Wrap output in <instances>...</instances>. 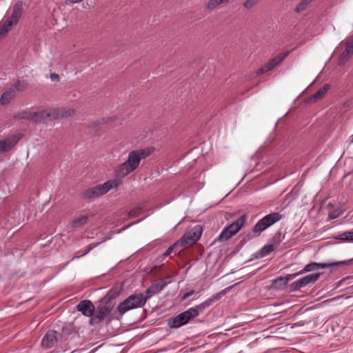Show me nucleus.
Returning a JSON list of instances; mask_svg holds the SVG:
<instances>
[{
  "mask_svg": "<svg viewBox=\"0 0 353 353\" xmlns=\"http://www.w3.org/2000/svg\"><path fill=\"white\" fill-rule=\"evenodd\" d=\"M76 111L72 108H50L35 112L32 114V122L34 123H46L62 118H68L75 114Z\"/></svg>",
  "mask_w": 353,
  "mask_h": 353,
  "instance_id": "nucleus-1",
  "label": "nucleus"
},
{
  "mask_svg": "<svg viewBox=\"0 0 353 353\" xmlns=\"http://www.w3.org/2000/svg\"><path fill=\"white\" fill-rule=\"evenodd\" d=\"M121 184V182L119 179L109 180L103 184L85 190L82 192V196L86 199L97 198L106 194L110 190L119 187Z\"/></svg>",
  "mask_w": 353,
  "mask_h": 353,
  "instance_id": "nucleus-2",
  "label": "nucleus"
},
{
  "mask_svg": "<svg viewBox=\"0 0 353 353\" xmlns=\"http://www.w3.org/2000/svg\"><path fill=\"white\" fill-rule=\"evenodd\" d=\"M146 301L143 293L133 294L118 305L117 312L122 317L128 311L143 307Z\"/></svg>",
  "mask_w": 353,
  "mask_h": 353,
  "instance_id": "nucleus-3",
  "label": "nucleus"
},
{
  "mask_svg": "<svg viewBox=\"0 0 353 353\" xmlns=\"http://www.w3.org/2000/svg\"><path fill=\"white\" fill-rule=\"evenodd\" d=\"M140 159L134 150L128 154L127 160L119 164L114 170V175L117 178H123L135 170L139 165Z\"/></svg>",
  "mask_w": 353,
  "mask_h": 353,
  "instance_id": "nucleus-4",
  "label": "nucleus"
},
{
  "mask_svg": "<svg viewBox=\"0 0 353 353\" xmlns=\"http://www.w3.org/2000/svg\"><path fill=\"white\" fill-rule=\"evenodd\" d=\"M282 218L283 215L279 212H272L267 214L254 225L252 232L259 236L262 232L281 220Z\"/></svg>",
  "mask_w": 353,
  "mask_h": 353,
  "instance_id": "nucleus-5",
  "label": "nucleus"
},
{
  "mask_svg": "<svg viewBox=\"0 0 353 353\" xmlns=\"http://www.w3.org/2000/svg\"><path fill=\"white\" fill-rule=\"evenodd\" d=\"M113 307L114 304L108 305L99 303V305H97L95 308L92 318L90 319V323L91 325H97L103 321L110 315V312L113 310Z\"/></svg>",
  "mask_w": 353,
  "mask_h": 353,
  "instance_id": "nucleus-6",
  "label": "nucleus"
},
{
  "mask_svg": "<svg viewBox=\"0 0 353 353\" xmlns=\"http://www.w3.org/2000/svg\"><path fill=\"white\" fill-rule=\"evenodd\" d=\"M194 317L191 312L187 310L168 319V325L172 329H176L188 323Z\"/></svg>",
  "mask_w": 353,
  "mask_h": 353,
  "instance_id": "nucleus-7",
  "label": "nucleus"
},
{
  "mask_svg": "<svg viewBox=\"0 0 353 353\" xmlns=\"http://www.w3.org/2000/svg\"><path fill=\"white\" fill-rule=\"evenodd\" d=\"M353 263V258L349 260L334 262V263H316L312 262L309 264H307L304 268L301 271V273L303 274L305 272H312L319 269H324L327 268L334 267V266H339L343 265H350Z\"/></svg>",
  "mask_w": 353,
  "mask_h": 353,
  "instance_id": "nucleus-8",
  "label": "nucleus"
},
{
  "mask_svg": "<svg viewBox=\"0 0 353 353\" xmlns=\"http://www.w3.org/2000/svg\"><path fill=\"white\" fill-rule=\"evenodd\" d=\"M289 54L290 51H285L277 54L257 71V75L263 74L279 65V64L289 55Z\"/></svg>",
  "mask_w": 353,
  "mask_h": 353,
  "instance_id": "nucleus-9",
  "label": "nucleus"
},
{
  "mask_svg": "<svg viewBox=\"0 0 353 353\" xmlns=\"http://www.w3.org/2000/svg\"><path fill=\"white\" fill-rule=\"evenodd\" d=\"M321 273H312L292 283L290 285L291 291H298L310 284L314 283L320 277Z\"/></svg>",
  "mask_w": 353,
  "mask_h": 353,
  "instance_id": "nucleus-10",
  "label": "nucleus"
},
{
  "mask_svg": "<svg viewBox=\"0 0 353 353\" xmlns=\"http://www.w3.org/2000/svg\"><path fill=\"white\" fill-rule=\"evenodd\" d=\"M202 234L200 225H196L190 232L184 234L181 239V245L193 244L198 241Z\"/></svg>",
  "mask_w": 353,
  "mask_h": 353,
  "instance_id": "nucleus-11",
  "label": "nucleus"
},
{
  "mask_svg": "<svg viewBox=\"0 0 353 353\" xmlns=\"http://www.w3.org/2000/svg\"><path fill=\"white\" fill-rule=\"evenodd\" d=\"M122 286L120 285H114L108 293L101 299L99 303L103 305H110L111 304H115L114 300L120 295L122 292Z\"/></svg>",
  "mask_w": 353,
  "mask_h": 353,
  "instance_id": "nucleus-12",
  "label": "nucleus"
},
{
  "mask_svg": "<svg viewBox=\"0 0 353 353\" xmlns=\"http://www.w3.org/2000/svg\"><path fill=\"white\" fill-rule=\"evenodd\" d=\"M59 336H61L55 330H48L41 341V347L44 349H50L57 345L59 341Z\"/></svg>",
  "mask_w": 353,
  "mask_h": 353,
  "instance_id": "nucleus-13",
  "label": "nucleus"
},
{
  "mask_svg": "<svg viewBox=\"0 0 353 353\" xmlns=\"http://www.w3.org/2000/svg\"><path fill=\"white\" fill-rule=\"evenodd\" d=\"M20 134H14L0 140V154L11 150L20 140Z\"/></svg>",
  "mask_w": 353,
  "mask_h": 353,
  "instance_id": "nucleus-14",
  "label": "nucleus"
},
{
  "mask_svg": "<svg viewBox=\"0 0 353 353\" xmlns=\"http://www.w3.org/2000/svg\"><path fill=\"white\" fill-rule=\"evenodd\" d=\"M77 310L81 312L85 316L92 318L95 310L93 303L89 300H83L76 306Z\"/></svg>",
  "mask_w": 353,
  "mask_h": 353,
  "instance_id": "nucleus-15",
  "label": "nucleus"
},
{
  "mask_svg": "<svg viewBox=\"0 0 353 353\" xmlns=\"http://www.w3.org/2000/svg\"><path fill=\"white\" fill-rule=\"evenodd\" d=\"M353 54V36L348 38L345 43V48L341 54L339 59V64L343 65L350 59Z\"/></svg>",
  "mask_w": 353,
  "mask_h": 353,
  "instance_id": "nucleus-16",
  "label": "nucleus"
},
{
  "mask_svg": "<svg viewBox=\"0 0 353 353\" xmlns=\"http://www.w3.org/2000/svg\"><path fill=\"white\" fill-rule=\"evenodd\" d=\"M23 10V3L21 1H18L12 8V14L8 19H10L11 21L17 25L22 16Z\"/></svg>",
  "mask_w": 353,
  "mask_h": 353,
  "instance_id": "nucleus-17",
  "label": "nucleus"
},
{
  "mask_svg": "<svg viewBox=\"0 0 353 353\" xmlns=\"http://www.w3.org/2000/svg\"><path fill=\"white\" fill-rule=\"evenodd\" d=\"M166 285V282L164 281H161V282L154 283L150 286L146 290H145V294H144L145 301L152 296L159 293Z\"/></svg>",
  "mask_w": 353,
  "mask_h": 353,
  "instance_id": "nucleus-18",
  "label": "nucleus"
},
{
  "mask_svg": "<svg viewBox=\"0 0 353 353\" xmlns=\"http://www.w3.org/2000/svg\"><path fill=\"white\" fill-rule=\"evenodd\" d=\"M247 220V215L243 214L237 220L232 223L230 225L226 227V228L230 231L233 235H235L242 228Z\"/></svg>",
  "mask_w": 353,
  "mask_h": 353,
  "instance_id": "nucleus-19",
  "label": "nucleus"
},
{
  "mask_svg": "<svg viewBox=\"0 0 353 353\" xmlns=\"http://www.w3.org/2000/svg\"><path fill=\"white\" fill-rule=\"evenodd\" d=\"M330 85L329 84H325L323 87H321L320 89H319L314 94H312L310 98V101H316L321 100L323 99L326 93L327 92L328 90L330 89Z\"/></svg>",
  "mask_w": 353,
  "mask_h": 353,
  "instance_id": "nucleus-20",
  "label": "nucleus"
},
{
  "mask_svg": "<svg viewBox=\"0 0 353 353\" xmlns=\"http://www.w3.org/2000/svg\"><path fill=\"white\" fill-rule=\"evenodd\" d=\"M210 301L206 300L205 301L196 305L195 307L189 308L194 319L199 316V314L204 311V310L210 306Z\"/></svg>",
  "mask_w": 353,
  "mask_h": 353,
  "instance_id": "nucleus-21",
  "label": "nucleus"
},
{
  "mask_svg": "<svg viewBox=\"0 0 353 353\" xmlns=\"http://www.w3.org/2000/svg\"><path fill=\"white\" fill-rule=\"evenodd\" d=\"M13 26H16L13 23L10 19H7L5 21L0 23V37H4L10 30Z\"/></svg>",
  "mask_w": 353,
  "mask_h": 353,
  "instance_id": "nucleus-22",
  "label": "nucleus"
},
{
  "mask_svg": "<svg viewBox=\"0 0 353 353\" xmlns=\"http://www.w3.org/2000/svg\"><path fill=\"white\" fill-rule=\"evenodd\" d=\"M15 95V90L14 88H10L8 90L4 92L1 98H0V103L1 105H6L8 103L11 99Z\"/></svg>",
  "mask_w": 353,
  "mask_h": 353,
  "instance_id": "nucleus-23",
  "label": "nucleus"
},
{
  "mask_svg": "<svg viewBox=\"0 0 353 353\" xmlns=\"http://www.w3.org/2000/svg\"><path fill=\"white\" fill-rule=\"evenodd\" d=\"M89 216L84 215L81 217L74 219L71 221L70 225L73 228H81L88 223Z\"/></svg>",
  "mask_w": 353,
  "mask_h": 353,
  "instance_id": "nucleus-24",
  "label": "nucleus"
},
{
  "mask_svg": "<svg viewBox=\"0 0 353 353\" xmlns=\"http://www.w3.org/2000/svg\"><path fill=\"white\" fill-rule=\"evenodd\" d=\"M233 286H229L225 288V289L221 290L219 292H217L212 295L211 297L208 299V301H210V305H212L214 301H219L221 299L226 293L230 291Z\"/></svg>",
  "mask_w": 353,
  "mask_h": 353,
  "instance_id": "nucleus-25",
  "label": "nucleus"
},
{
  "mask_svg": "<svg viewBox=\"0 0 353 353\" xmlns=\"http://www.w3.org/2000/svg\"><path fill=\"white\" fill-rule=\"evenodd\" d=\"M154 150V148H146L144 149H140L134 150L135 153L138 155L139 158L140 159V161L143 159H145L150 156Z\"/></svg>",
  "mask_w": 353,
  "mask_h": 353,
  "instance_id": "nucleus-26",
  "label": "nucleus"
},
{
  "mask_svg": "<svg viewBox=\"0 0 353 353\" xmlns=\"http://www.w3.org/2000/svg\"><path fill=\"white\" fill-rule=\"evenodd\" d=\"M234 235L232 233L229 231L226 228L221 232L219 236L214 240V242H225L227 240L230 239Z\"/></svg>",
  "mask_w": 353,
  "mask_h": 353,
  "instance_id": "nucleus-27",
  "label": "nucleus"
},
{
  "mask_svg": "<svg viewBox=\"0 0 353 353\" xmlns=\"http://www.w3.org/2000/svg\"><path fill=\"white\" fill-rule=\"evenodd\" d=\"M28 86V83L25 81L18 80L14 83V90L18 92L25 91Z\"/></svg>",
  "mask_w": 353,
  "mask_h": 353,
  "instance_id": "nucleus-28",
  "label": "nucleus"
},
{
  "mask_svg": "<svg viewBox=\"0 0 353 353\" xmlns=\"http://www.w3.org/2000/svg\"><path fill=\"white\" fill-rule=\"evenodd\" d=\"M32 114H33V113H31L30 112L23 111V112H19L17 115H15L14 119H25V120L32 121Z\"/></svg>",
  "mask_w": 353,
  "mask_h": 353,
  "instance_id": "nucleus-29",
  "label": "nucleus"
},
{
  "mask_svg": "<svg viewBox=\"0 0 353 353\" xmlns=\"http://www.w3.org/2000/svg\"><path fill=\"white\" fill-rule=\"evenodd\" d=\"M275 250V246L273 244H268L264 245L260 250L262 256H267Z\"/></svg>",
  "mask_w": 353,
  "mask_h": 353,
  "instance_id": "nucleus-30",
  "label": "nucleus"
},
{
  "mask_svg": "<svg viewBox=\"0 0 353 353\" xmlns=\"http://www.w3.org/2000/svg\"><path fill=\"white\" fill-rule=\"evenodd\" d=\"M228 1V0H209L206 8L208 10H212L219 5Z\"/></svg>",
  "mask_w": 353,
  "mask_h": 353,
  "instance_id": "nucleus-31",
  "label": "nucleus"
},
{
  "mask_svg": "<svg viewBox=\"0 0 353 353\" xmlns=\"http://www.w3.org/2000/svg\"><path fill=\"white\" fill-rule=\"evenodd\" d=\"M311 3L310 0H301L295 8L296 12H301L305 10L306 7Z\"/></svg>",
  "mask_w": 353,
  "mask_h": 353,
  "instance_id": "nucleus-32",
  "label": "nucleus"
},
{
  "mask_svg": "<svg viewBox=\"0 0 353 353\" xmlns=\"http://www.w3.org/2000/svg\"><path fill=\"white\" fill-rule=\"evenodd\" d=\"M280 279H283V276H279L273 281V287L277 290L283 289L286 285L284 281H279Z\"/></svg>",
  "mask_w": 353,
  "mask_h": 353,
  "instance_id": "nucleus-33",
  "label": "nucleus"
},
{
  "mask_svg": "<svg viewBox=\"0 0 353 353\" xmlns=\"http://www.w3.org/2000/svg\"><path fill=\"white\" fill-rule=\"evenodd\" d=\"M301 274H302L301 273V271L296 272V273L287 274L285 276H283V279H280L279 281H284L285 284L287 285L288 281L295 279L296 277H297L298 276H299Z\"/></svg>",
  "mask_w": 353,
  "mask_h": 353,
  "instance_id": "nucleus-34",
  "label": "nucleus"
},
{
  "mask_svg": "<svg viewBox=\"0 0 353 353\" xmlns=\"http://www.w3.org/2000/svg\"><path fill=\"white\" fill-rule=\"evenodd\" d=\"M258 2L259 0H245L243 3V7L247 10H250L253 8Z\"/></svg>",
  "mask_w": 353,
  "mask_h": 353,
  "instance_id": "nucleus-35",
  "label": "nucleus"
},
{
  "mask_svg": "<svg viewBox=\"0 0 353 353\" xmlns=\"http://www.w3.org/2000/svg\"><path fill=\"white\" fill-rule=\"evenodd\" d=\"M333 239L336 240H340L343 242H347V232L335 235L333 236Z\"/></svg>",
  "mask_w": 353,
  "mask_h": 353,
  "instance_id": "nucleus-36",
  "label": "nucleus"
},
{
  "mask_svg": "<svg viewBox=\"0 0 353 353\" xmlns=\"http://www.w3.org/2000/svg\"><path fill=\"white\" fill-rule=\"evenodd\" d=\"M141 211V208L140 207H135L131 210L129 211L128 214L130 216L134 217L138 216Z\"/></svg>",
  "mask_w": 353,
  "mask_h": 353,
  "instance_id": "nucleus-37",
  "label": "nucleus"
},
{
  "mask_svg": "<svg viewBox=\"0 0 353 353\" xmlns=\"http://www.w3.org/2000/svg\"><path fill=\"white\" fill-rule=\"evenodd\" d=\"M282 234L281 232H277L272 237V242L274 244L278 245L282 241Z\"/></svg>",
  "mask_w": 353,
  "mask_h": 353,
  "instance_id": "nucleus-38",
  "label": "nucleus"
},
{
  "mask_svg": "<svg viewBox=\"0 0 353 353\" xmlns=\"http://www.w3.org/2000/svg\"><path fill=\"white\" fill-rule=\"evenodd\" d=\"M178 245H179L177 243L172 244L167 249V250L164 252L163 255L168 256L170 253L174 252V250L178 247Z\"/></svg>",
  "mask_w": 353,
  "mask_h": 353,
  "instance_id": "nucleus-39",
  "label": "nucleus"
},
{
  "mask_svg": "<svg viewBox=\"0 0 353 353\" xmlns=\"http://www.w3.org/2000/svg\"><path fill=\"white\" fill-rule=\"evenodd\" d=\"M340 213L338 211H332L329 213L328 217L330 219H335L339 217Z\"/></svg>",
  "mask_w": 353,
  "mask_h": 353,
  "instance_id": "nucleus-40",
  "label": "nucleus"
},
{
  "mask_svg": "<svg viewBox=\"0 0 353 353\" xmlns=\"http://www.w3.org/2000/svg\"><path fill=\"white\" fill-rule=\"evenodd\" d=\"M194 294V291L192 290L190 292L183 294V296L181 298V300L183 301V300L186 299L187 298L190 297V296H192Z\"/></svg>",
  "mask_w": 353,
  "mask_h": 353,
  "instance_id": "nucleus-41",
  "label": "nucleus"
},
{
  "mask_svg": "<svg viewBox=\"0 0 353 353\" xmlns=\"http://www.w3.org/2000/svg\"><path fill=\"white\" fill-rule=\"evenodd\" d=\"M50 79L53 81H59L60 79L59 75L57 73H52L50 74Z\"/></svg>",
  "mask_w": 353,
  "mask_h": 353,
  "instance_id": "nucleus-42",
  "label": "nucleus"
},
{
  "mask_svg": "<svg viewBox=\"0 0 353 353\" xmlns=\"http://www.w3.org/2000/svg\"><path fill=\"white\" fill-rule=\"evenodd\" d=\"M347 242L353 241V231H347Z\"/></svg>",
  "mask_w": 353,
  "mask_h": 353,
  "instance_id": "nucleus-43",
  "label": "nucleus"
},
{
  "mask_svg": "<svg viewBox=\"0 0 353 353\" xmlns=\"http://www.w3.org/2000/svg\"><path fill=\"white\" fill-rule=\"evenodd\" d=\"M83 0H66L65 3L72 5V4L80 3Z\"/></svg>",
  "mask_w": 353,
  "mask_h": 353,
  "instance_id": "nucleus-44",
  "label": "nucleus"
},
{
  "mask_svg": "<svg viewBox=\"0 0 353 353\" xmlns=\"http://www.w3.org/2000/svg\"><path fill=\"white\" fill-rule=\"evenodd\" d=\"M92 248H93V246L90 245L89 248L87 250L84 251L83 253L81 254V256H84V255L87 254Z\"/></svg>",
  "mask_w": 353,
  "mask_h": 353,
  "instance_id": "nucleus-45",
  "label": "nucleus"
},
{
  "mask_svg": "<svg viewBox=\"0 0 353 353\" xmlns=\"http://www.w3.org/2000/svg\"><path fill=\"white\" fill-rule=\"evenodd\" d=\"M351 143H353V134L351 136V141H350Z\"/></svg>",
  "mask_w": 353,
  "mask_h": 353,
  "instance_id": "nucleus-46",
  "label": "nucleus"
},
{
  "mask_svg": "<svg viewBox=\"0 0 353 353\" xmlns=\"http://www.w3.org/2000/svg\"><path fill=\"white\" fill-rule=\"evenodd\" d=\"M180 251H181V250H179V251L175 250V251H174V252H175V254H176L177 253H179Z\"/></svg>",
  "mask_w": 353,
  "mask_h": 353,
  "instance_id": "nucleus-47",
  "label": "nucleus"
}]
</instances>
